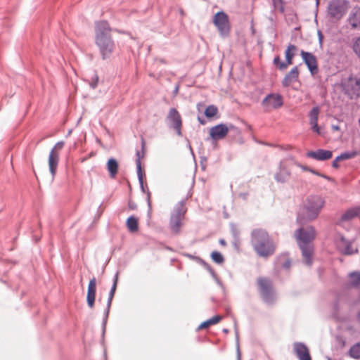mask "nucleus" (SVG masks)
I'll return each instance as SVG.
<instances>
[{
    "mask_svg": "<svg viewBox=\"0 0 360 360\" xmlns=\"http://www.w3.org/2000/svg\"><path fill=\"white\" fill-rule=\"evenodd\" d=\"M317 34H318V37H319V42L320 45L321 46L322 43H323V39L322 32L320 30H319Z\"/></svg>",
    "mask_w": 360,
    "mask_h": 360,
    "instance_id": "de8ad7c7",
    "label": "nucleus"
},
{
    "mask_svg": "<svg viewBox=\"0 0 360 360\" xmlns=\"http://www.w3.org/2000/svg\"><path fill=\"white\" fill-rule=\"evenodd\" d=\"M251 245L256 253L262 257H268L274 255L276 249L268 233L262 229H256L252 231Z\"/></svg>",
    "mask_w": 360,
    "mask_h": 360,
    "instance_id": "7ed1b4c3",
    "label": "nucleus"
},
{
    "mask_svg": "<svg viewBox=\"0 0 360 360\" xmlns=\"http://www.w3.org/2000/svg\"><path fill=\"white\" fill-rule=\"evenodd\" d=\"M129 207L131 210H135L136 208V205L134 202L129 201Z\"/></svg>",
    "mask_w": 360,
    "mask_h": 360,
    "instance_id": "3c124183",
    "label": "nucleus"
},
{
    "mask_svg": "<svg viewBox=\"0 0 360 360\" xmlns=\"http://www.w3.org/2000/svg\"><path fill=\"white\" fill-rule=\"evenodd\" d=\"M185 200L177 202L173 207L169 217V227L174 235H179L185 219L187 209L185 206Z\"/></svg>",
    "mask_w": 360,
    "mask_h": 360,
    "instance_id": "39448f33",
    "label": "nucleus"
},
{
    "mask_svg": "<svg viewBox=\"0 0 360 360\" xmlns=\"http://www.w3.org/2000/svg\"><path fill=\"white\" fill-rule=\"evenodd\" d=\"M139 182L140 187L143 191H144L143 180V172H141V180H140L139 176H138Z\"/></svg>",
    "mask_w": 360,
    "mask_h": 360,
    "instance_id": "09e8293b",
    "label": "nucleus"
},
{
    "mask_svg": "<svg viewBox=\"0 0 360 360\" xmlns=\"http://www.w3.org/2000/svg\"><path fill=\"white\" fill-rule=\"evenodd\" d=\"M210 274L214 279H217L218 277L213 269L210 271Z\"/></svg>",
    "mask_w": 360,
    "mask_h": 360,
    "instance_id": "864d4df0",
    "label": "nucleus"
},
{
    "mask_svg": "<svg viewBox=\"0 0 360 360\" xmlns=\"http://www.w3.org/2000/svg\"><path fill=\"white\" fill-rule=\"evenodd\" d=\"M347 22L352 29L360 30V7L356 6L352 8Z\"/></svg>",
    "mask_w": 360,
    "mask_h": 360,
    "instance_id": "aec40b11",
    "label": "nucleus"
},
{
    "mask_svg": "<svg viewBox=\"0 0 360 360\" xmlns=\"http://www.w3.org/2000/svg\"><path fill=\"white\" fill-rule=\"evenodd\" d=\"M217 284L221 288L223 292H225V286L222 283V282L219 280V278L217 277V279H214Z\"/></svg>",
    "mask_w": 360,
    "mask_h": 360,
    "instance_id": "49530a36",
    "label": "nucleus"
},
{
    "mask_svg": "<svg viewBox=\"0 0 360 360\" xmlns=\"http://www.w3.org/2000/svg\"><path fill=\"white\" fill-rule=\"evenodd\" d=\"M226 127H227V134L229 133V131H234L236 133L240 132L238 128L232 124H226Z\"/></svg>",
    "mask_w": 360,
    "mask_h": 360,
    "instance_id": "37998d69",
    "label": "nucleus"
},
{
    "mask_svg": "<svg viewBox=\"0 0 360 360\" xmlns=\"http://www.w3.org/2000/svg\"><path fill=\"white\" fill-rule=\"evenodd\" d=\"M218 112V108L214 105H208L204 112L205 117L207 118H212L217 115Z\"/></svg>",
    "mask_w": 360,
    "mask_h": 360,
    "instance_id": "c756f323",
    "label": "nucleus"
},
{
    "mask_svg": "<svg viewBox=\"0 0 360 360\" xmlns=\"http://www.w3.org/2000/svg\"><path fill=\"white\" fill-rule=\"evenodd\" d=\"M226 127H227V134L229 133V131H234L236 133L240 132L238 128L232 124H226Z\"/></svg>",
    "mask_w": 360,
    "mask_h": 360,
    "instance_id": "79ce46f5",
    "label": "nucleus"
},
{
    "mask_svg": "<svg viewBox=\"0 0 360 360\" xmlns=\"http://www.w3.org/2000/svg\"><path fill=\"white\" fill-rule=\"evenodd\" d=\"M295 238L300 247L304 262L311 266L312 264L311 256L313 254V246L311 242L316 236V230L314 226H309L307 228H300L295 233Z\"/></svg>",
    "mask_w": 360,
    "mask_h": 360,
    "instance_id": "f03ea898",
    "label": "nucleus"
},
{
    "mask_svg": "<svg viewBox=\"0 0 360 360\" xmlns=\"http://www.w3.org/2000/svg\"><path fill=\"white\" fill-rule=\"evenodd\" d=\"M293 349L299 360H311L309 349L304 343L300 342H295Z\"/></svg>",
    "mask_w": 360,
    "mask_h": 360,
    "instance_id": "f3484780",
    "label": "nucleus"
},
{
    "mask_svg": "<svg viewBox=\"0 0 360 360\" xmlns=\"http://www.w3.org/2000/svg\"><path fill=\"white\" fill-rule=\"evenodd\" d=\"M106 166L107 169L109 172L110 177L114 179L116 176L118 171L119 165L117 161L115 158H110L108 160Z\"/></svg>",
    "mask_w": 360,
    "mask_h": 360,
    "instance_id": "393cba45",
    "label": "nucleus"
},
{
    "mask_svg": "<svg viewBox=\"0 0 360 360\" xmlns=\"http://www.w3.org/2000/svg\"><path fill=\"white\" fill-rule=\"evenodd\" d=\"M358 217H360V206L354 207Z\"/></svg>",
    "mask_w": 360,
    "mask_h": 360,
    "instance_id": "4d7b16f0",
    "label": "nucleus"
},
{
    "mask_svg": "<svg viewBox=\"0 0 360 360\" xmlns=\"http://www.w3.org/2000/svg\"><path fill=\"white\" fill-rule=\"evenodd\" d=\"M98 77L96 75L94 76V77L92 78V81L90 83V86L92 88V89H95L97 85H98Z\"/></svg>",
    "mask_w": 360,
    "mask_h": 360,
    "instance_id": "c03bdc74",
    "label": "nucleus"
},
{
    "mask_svg": "<svg viewBox=\"0 0 360 360\" xmlns=\"http://www.w3.org/2000/svg\"><path fill=\"white\" fill-rule=\"evenodd\" d=\"M150 193L149 191H148V194H147V203H148V208H149V210L151 209V202H150Z\"/></svg>",
    "mask_w": 360,
    "mask_h": 360,
    "instance_id": "8fccbe9b",
    "label": "nucleus"
},
{
    "mask_svg": "<svg viewBox=\"0 0 360 360\" xmlns=\"http://www.w3.org/2000/svg\"><path fill=\"white\" fill-rule=\"evenodd\" d=\"M110 307H111V304L108 305V302H107L106 308L104 311V315H103V322H102L103 333H104L105 331V327H106V324H107V321H108Z\"/></svg>",
    "mask_w": 360,
    "mask_h": 360,
    "instance_id": "f704fd0d",
    "label": "nucleus"
},
{
    "mask_svg": "<svg viewBox=\"0 0 360 360\" xmlns=\"http://www.w3.org/2000/svg\"><path fill=\"white\" fill-rule=\"evenodd\" d=\"M145 140L143 137H141V150H136V172H137V176H139L140 180H141V160L144 157L145 155Z\"/></svg>",
    "mask_w": 360,
    "mask_h": 360,
    "instance_id": "5701e85b",
    "label": "nucleus"
},
{
    "mask_svg": "<svg viewBox=\"0 0 360 360\" xmlns=\"http://www.w3.org/2000/svg\"><path fill=\"white\" fill-rule=\"evenodd\" d=\"M307 158H310L319 161H325L333 157V152L329 150L318 149L316 150H310L306 154Z\"/></svg>",
    "mask_w": 360,
    "mask_h": 360,
    "instance_id": "dca6fc26",
    "label": "nucleus"
},
{
    "mask_svg": "<svg viewBox=\"0 0 360 360\" xmlns=\"http://www.w3.org/2000/svg\"><path fill=\"white\" fill-rule=\"evenodd\" d=\"M198 122H199L201 124H202V125L205 124V120L204 119H202L201 117L198 116Z\"/></svg>",
    "mask_w": 360,
    "mask_h": 360,
    "instance_id": "5fc2aeb1",
    "label": "nucleus"
},
{
    "mask_svg": "<svg viewBox=\"0 0 360 360\" xmlns=\"http://www.w3.org/2000/svg\"><path fill=\"white\" fill-rule=\"evenodd\" d=\"M259 293L264 302L268 305H273L276 301V294L273 288L272 281L265 277L257 279Z\"/></svg>",
    "mask_w": 360,
    "mask_h": 360,
    "instance_id": "423d86ee",
    "label": "nucleus"
},
{
    "mask_svg": "<svg viewBox=\"0 0 360 360\" xmlns=\"http://www.w3.org/2000/svg\"><path fill=\"white\" fill-rule=\"evenodd\" d=\"M349 276L352 279L351 284L353 286H358L360 285V272H352L349 274Z\"/></svg>",
    "mask_w": 360,
    "mask_h": 360,
    "instance_id": "72a5a7b5",
    "label": "nucleus"
},
{
    "mask_svg": "<svg viewBox=\"0 0 360 360\" xmlns=\"http://www.w3.org/2000/svg\"><path fill=\"white\" fill-rule=\"evenodd\" d=\"M345 94L350 98L360 96V78L349 76L342 83Z\"/></svg>",
    "mask_w": 360,
    "mask_h": 360,
    "instance_id": "9d476101",
    "label": "nucleus"
},
{
    "mask_svg": "<svg viewBox=\"0 0 360 360\" xmlns=\"http://www.w3.org/2000/svg\"><path fill=\"white\" fill-rule=\"evenodd\" d=\"M213 24L222 38L229 36L231 25L228 15L224 11H219L213 17Z\"/></svg>",
    "mask_w": 360,
    "mask_h": 360,
    "instance_id": "6e6552de",
    "label": "nucleus"
},
{
    "mask_svg": "<svg viewBox=\"0 0 360 360\" xmlns=\"http://www.w3.org/2000/svg\"><path fill=\"white\" fill-rule=\"evenodd\" d=\"M196 261L200 264L201 265H202L204 266V268L205 269H207L209 272L212 269V268L211 267V266L207 263L205 260H203L202 259L200 258V257H196Z\"/></svg>",
    "mask_w": 360,
    "mask_h": 360,
    "instance_id": "58836bf2",
    "label": "nucleus"
},
{
    "mask_svg": "<svg viewBox=\"0 0 360 360\" xmlns=\"http://www.w3.org/2000/svg\"><path fill=\"white\" fill-rule=\"evenodd\" d=\"M349 355L354 359H360V343H357L350 348Z\"/></svg>",
    "mask_w": 360,
    "mask_h": 360,
    "instance_id": "7c9ffc66",
    "label": "nucleus"
},
{
    "mask_svg": "<svg viewBox=\"0 0 360 360\" xmlns=\"http://www.w3.org/2000/svg\"><path fill=\"white\" fill-rule=\"evenodd\" d=\"M358 155V152L356 151H347L341 153L340 155L337 156L335 159L332 162V167L334 168L339 167L338 162L342 161L345 160H349L355 158Z\"/></svg>",
    "mask_w": 360,
    "mask_h": 360,
    "instance_id": "b1692460",
    "label": "nucleus"
},
{
    "mask_svg": "<svg viewBox=\"0 0 360 360\" xmlns=\"http://www.w3.org/2000/svg\"><path fill=\"white\" fill-rule=\"evenodd\" d=\"M186 256H187L188 257H189V258L194 259H195V260H196V257H197L193 256V255H190V254H187V255H186Z\"/></svg>",
    "mask_w": 360,
    "mask_h": 360,
    "instance_id": "bf43d9fd",
    "label": "nucleus"
},
{
    "mask_svg": "<svg viewBox=\"0 0 360 360\" xmlns=\"http://www.w3.org/2000/svg\"><path fill=\"white\" fill-rule=\"evenodd\" d=\"M300 72L297 66H295L291 70L285 75L282 80V85L283 87L290 86L293 82L299 79Z\"/></svg>",
    "mask_w": 360,
    "mask_h": 360,
    "instance_id": "412c9836",
    "label": "nucleus"
},
{
    "mask_svg": "<svg viewBox=\"0 0 360 360\" xmlns=\"http://www.w3.org/2000/svg\"><path fill=\"white\" fill-rule=\"evenodd\" d=\"M328 360H331L330 359H328Z\"/></svg>",
    "mask_w": 360,
    "mask_h": 360,
    "instance_id": "0e129e2a",
    "label": "nucleus"
},
{
    "mask_svg": "<svg viewBox=\"0 0 360 360\" xmlns=\"http://www.w3.org/2000/svg\"><path fill=\"white\" fill-rule=\"evenodd\" d=\"M96 291V279L93 277L89 283L86 295L87 304L90 308H93L95 302Z\"/></svg>",
    "mask_w": 360,
    "mask_h": 360,
    "instance_id": "a211bd4d",
    "label": "nucleus"
},
{
    "mask_svg": "<svg viewBox=\"0 0 360 360\" xmlns=\"http://www.w3.org/2000/svg\"><path fill=\"white\" fill-rule=\"evenodd\" d=\"M117 281H118V273H117L114 276V278H113V283H112L111 289L109 292L108 298V301H107V302H108V305L112 304V301L113 300V297H114V295L115 293V290L117 288Z\"/></svg>",
    "mask_w": 360,
    "mask_h": 360,
    "instance_id": "cd10ccee",
    "label": "nucleus"
},
{
    "mask_svg": "<svg viewBox=\"0 0 360 360\" xmlns=\"http://www.w3.org/2000/svg\"><path fill=\"white\" fill-rule=\"evenodd\" d=\"M354 252V251L352 247V245L350 243L347 244V245L344 250V253L345 255H352Z\"/></svg>",
    "mask_w": 360,
    "mask_h": 360,
    "instance_id": "ea45409f",
    "label": "nucleus"
},
{
    "mask_svg": "<svg viewBox=\"0 0 360 360\" xmlns=\"http://www.w3.org/2000/svg\"><path fill=\"white\" fill-rule=\"evenodd\" d=\"M303 171H307V172H309L316 176H321L322 178H324L327 180H330V177L325 175V174H321L320 172H319L318 171L311 168V167H309L307 166H304V165H298Z\"/></svg>",
    "mask_w": 360,
    "mask_h": 360,
    "instance_id": "2f4dec72",
    "label": "nucleus"
},
{
    "mask_svg": "<svg viewBox=\"0 0 360 360\" xmlns=\"http://www.w3.org/2000/svg\"><path fill=\"white\" fill-rule=\"evenodd\" d=\"M127 226L129 231L135 232L139 229L138 220L134 216H130L127 219Z\"/></svg>",
    "mask_w": 360,
    "mask_h": 360,
    "instance_id": "bb28decb",
    "label": "nucleus"
},
{
    "mask_svg": "<svg viewBox=\"0 0 360 360\" xmlns=\"http://www.w3.org/2000/svg\"><path fill=\"white\" fill-rule=\"evenodd\" d=\"M275 8H278L281 13L284 12V1L283 0H272Z\"/></svg>",
    "mask_w": 360,
    "mask_h": 360,
    "instance_id": "e433bc0d",
    "label": "nucleus"
},
{
    "mask_svg": "<svg viewBox=\"0 0 360 360\" xmlns=\"http://www.w3.org/2000/svg\"><path fill=\"white\" fill-rule=\"evenodd\" d=\"M353 50L358 57L360 58V37L354 41L353 44Z\"/></svg>",
    "mask_w": 360,
    "mask_h": 360,
    "instance_id": "4c0bfd02",
    "label": "nucleus"
},
{
    "mask_svg": "<svg viewBox=\"0 0 360 360\" xmlns=\"http://www.w3.org/2000/svg\"><path fill=\"white\" fill-rule=\"evenodd\" d=\"M64 146L63 141L58 142L54 147L50 151L49 155V167L51 174L53 178L56 174V170L59 161L58 154L56 152V150H60Z\"/></svg>",
    "mask_w": 360,
    "mask_h": 360,
    "instance_id": "f8f14e48",
    "label": "nucleus"
},
{
    "mask_svg": "<svg viewBox=\"0 0 360 360\" xmlns=\"http://www.w3.org/2000/svg\"><path fill=\"white\" fill-rule=\"evenodd\" d=\"M165 122L169 129H172L175 131L178 136H182V118L180 113L176 108H172L169 109L168 114L166 116Z\"/></svg>",
    "mask_w": 360,
    "mask_h": 360,
    "instance_id": "1a4fd4ad",
    "label": "nucleus"
},
{
    "mask_svg": "<svg viewBox=\"0 0 360 360\" xmlns=\"http://www.w3.org/2000/svg\"><path fill=\"white\" fill-rule=\"evenodd\" d=\"M219 242L222 245H226V241L224 239H220Z\"/></svg>",
    "mask_w": 360,
    "mask_h": 360,
    "instance_id": "13d9d810",
    "label": "nucleus"
},
{
    "mask_svg": "<svg viewBox=\"0 0 360 360\" xmlns=\"http://www.w3.org/2000/svg\"><path fill=\"white\" fill-rule=\"evenodd\" d=\"M248 193H240L239 194V196L243 198V200H246L248 198Z\"/></svg>",
    "mask_w": 360,
    "mask_h": 360,
    "instance_id": "603ef678",
    "label": "nucleus"
},
{
    "mask_svg": "<svg viewBox=\"0 0 360 360\" xmlns=\"http://www.w3.org/2000/svg\"><path fill=\"white\" fill-rule=\"evenodd\" d=\"M331 127L334 131H339L340 129L338 125H332Z\"/></svg>",
    "mask_w": 360,
    "mask_h": 360,
    "instance_id": "6e6d98bb",
    "label": "nucleus"
},
{
    "mask_svg": "<svg viewBox=\"0 0 360 360\" xmlns=\"http://www.w3.org/2000/svg\"><path fill=\"white\" fill-rule=\"evenodd\" d=\"M356 318H357L358 321L360 323V311L358 312Z\"/></svg>",
    "mask_w": 360,
    "mask_h": 360,
    "instance_id": "052dcab7",
    "label": "nucleus"
},
{
    "mask_svg": "<svg viewBox=\"0 0 360 360\" xmlns=\"http://www.w3.org/2000/svg\"><path fill=\"white\" fill-rule=\"evenodd\" d=\"M222 317L221 316H214L212 317L211 319L202 322L198 328V330L207 328L210 326L219 323L221 320Z\"/></svg>",
    "mask_w": 360,
    "mask_h": 360,
    "instance_id": "a878e982",
    "label": "nucleus"
},
{
    "mask_svg": "<svg viewBox=\"0 0 360 360\" xmlns=\"http://www.w3.org/2000/svg\"><path fill=\"white\" fill-rule=\"evenodd\" d=\"M273 63L281 70V63H285L284 61H281L278 56H276L274 58Z\"/></svg>",
    "mask_w": 360,
    "mask_h": 360,
    "instance_id": "a19ab883",
    "label": "nucleus"
},
{
    "mask_svg": "<svg viewBox=\"0 0 360 360\" xmlns=\"http://www.w3.org/2000/svg\"><path fill=\"white\" fill-rule=\"evenodd\" d=\"M227 135V127L226 124L220 123L210 129V136L213 140H221Z\"/></svg>",
    "mask_w": 360,
    "mask_h": 360,
    "instance_id": "2eb2a0df",
    "label": "nucleus"
},
{
    "mask_svg": "<svg viewBox=\"0 0 360 360\" xmlns=\"http://www.w3.org/2000/svg\"><path fill=\"white\" fill-rule=\"evenodd\" d=\"M319 4V0H316V5H318Z\"/></svg>",
    "mask_w": 360,
    "mask_h": 360,
    "instance_id": "e2e57ef3",
    "label": "nucleus"
},
{
    "mask_svg": "<svg viewBox=\"0 0 360 360\" xmlns=\"http://www.w3.org/2000/svg\"><path fill=\"white\" fill-rule=\"evenodd\" d=\"M210 257L212 259L218 264H223L224 262V256L218 251H213L211 253Z\"/></svg>",
    "mask_w": 360,
    "mask_h": 360,
    "instance_id": "473e14b6",
    "label": "nucleus"
},
{
    "mask_svg": "<svg viewBox=\"0 0 360 360\" xmlns=\"http://www.w3.org/2000/svg\"><path fill=\"white\" fill-rule=\"evenodd\" d=\"M223 332H224V333H229V329H227V328H224V329H223Z\"/></svg>",
    "mask_w": 360,
    "mask_h": 360,
    "instance_id": "680f3d73",
    "label": "nucleus"
},
{
    "mask_svg": "<svg viewBox=\"0 0 360 360\" xmlns=\"http://www.w3.org/2000/svg\"><path fill=\"white\" fill-rule=\"evenodd\" d=\"M325 202V200L321 195H309L304 201L302 217L307 221L316 219L323 208Z\"/></svg>",
    "mask_w": 360,
    "mask_h": 360,
    "instance_id": "20e7f679",
    "label": "nucleus"
},
{
    "mask_svg": "<svg viewBox=\"0 0 360 360\" xmlns=\"http://www.w3.org/2000/svg\"><path fill=\"white\" fill-rule=\"evenodd\" d=\"M262 105L266 110L279 108L283 105V97L278 94H269L262 100Z\"/></svg>",
    "mask_w": 360,
    "mask_h": 360,
    "instance_id": "9b49d317",
    "label": "nucleus"
},
{
    "mask_svg": "<svg viewBox=\"0 0 360 360\" xmlns=\"http://www.w3.org/2000/svg\"><path fill=\"white\" fill-rule=\"evenodd\" d=\"M348 9L347 0H330L327 6V15L336 20L343 18Z\"/></svg>",
    "mask_w": 360,
    "mask_h": 360,
    "instance_id": "0eeeda50",
    "label": "nucleus"
},
{
    "mask_svg": "<svg viewBox=\"0 0 360 360\" xmlns=\"http://www.w3.org/2000/svg\"><path fill=\"white\" fill-rule=\"evenodd\" d=\"M234 329H235L236 340V345H237L238 360H241L240 352V349H239V334H238L237 324L236 322L234 323Z\"/></svg>",
    "mask_w": 360,
    "mask_h": 360,
    "instance_id": "c9c22d12",
    "label": "nucleus"
},
{
    "mask_svg": "<svg viewBox=\"0 0 360 360\" xmlns=\"http://www.w3.org/2000/svg\"><path fill=\"white\" fill-rule=\"evenodd\" d=\"M358 217L355 207L348 209L341 217L342 221H349Z\"/></svg>",
    "mask_w": 360,
    "mask_h": 360,
    "instance_id": "c85d7f7f",
    "label": "nucleus"
},
{
    "mask_svg": "<svg viewBox=\"0 0 360 360\" xmlns=\"http://www.w3.org/2000/svg\"><path fill=\"white\" fill-rule=\"evenodd\" d=\"M290 266H291V261L289 259H287L281 265L282 268H283L285 269H290Z\"/></svg>",
    "mask_w": 360,
    "mask_h": 360,
    "instance_id": "a18cd8bd",
    "label": "nucleus"
},
{
    "mask_svg": "<svg viewBox=\"0 0 360 360\" xmlns=\"http://www.w3.org/2000/svg\"><path fill=\"white\" fill-rule=\"evenodd\" d=\"M110 28L108 22L105 20H101L96 22L95 26V41L99 48L102 58H109L115 49V43L112 39Z\"/></svg>",
    "mask_w": 360,
    "mask_h": 360,
    "instance_id": "f257e3e1",
    "label": "nucleus"
},
{
    "mask_svg": "<svg viewBox=\"0 0 360 360\" xmlns=\"http://www.w3.org/2000/svg\"><path fill=\"white\" fill-rule=\"evenodd\" d=\"M291 176L290 171L287 167L283 165V162H279L278 169L274 174V179L277 183L285 184L286 183Z\"/></svg>",
    "mask_w": 360,
    "mask_h": 360,
    "instance_id": "4468645a",
    "label": "nucleus"
},
{
    "mask_svg": "<svg viewBox=\"0 0 360 360\" xmlns=\"http://www.w3.org/2000/svg\"><path fill=\"white\" fill-rule=\"evenodd\" d=\"M300 55L310 73L312 75L316 74L319 71V68L316 56L312 53L303 50L301 51Z\"/></svg>",
    "mask_w": 360,
    "mask_h": 360,
    "instance_id": "ddd939ff",
    "label": "nucleus"
},
{
    "mask_svg": "<svg viewBox=\"0 0 360 360\" xmlns=\"http://www.w3.org/2000/svg\"><path fill=\"white\" fill-rule=\"evenodd\" d=\"M320 112V108L319 106L314 107L309 113V124L311 127L313 131L318 134H321V129L318 125V118Z\"/></svg>",
    "mask_w": 360,
    "mask_h": 360,
    "instance_id": "6ab92c4d",
    "label": "nucleus"
},
{
    "mask_svg": "<svg viewBox=\"0 0 360 360\" xmlns=\"http://www.w3.org/2000/svg\"><path fill=\"white\" fill-rule=\"evenodd\" d=\"M297 47L293 44H290L287 49L285 51V63H281V70H285L287 69L288 66L292 63V59L295 56V51H296Z\"/></svg>",
    "mask_w": 360,
    "mask_h": 360,
    "instance_id": "4be33fe9",
    "label": "nucleus"
}]
</instances>
